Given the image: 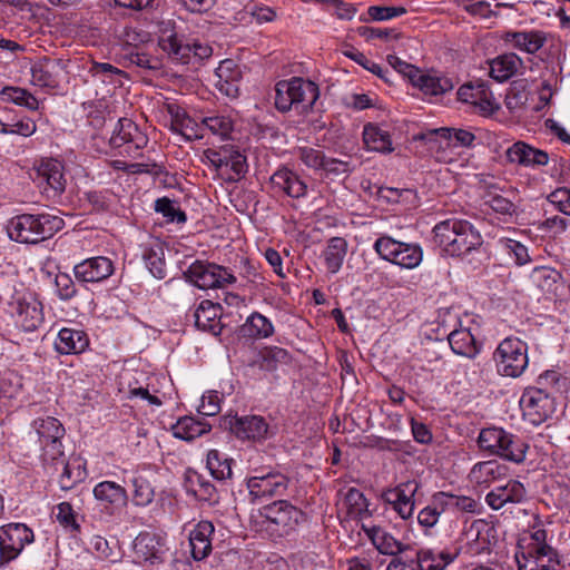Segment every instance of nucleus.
Here are the masks:
<instances>
[{
    "label": "nucleus",
    "instance_id": "obj_23",
    "mask_svg": "<svg viewBox=\"0 0 570 570\" xmlns=\"http://www.w3.org/2000/svg\"><path fill=\"white\" fill-rule=\"evenodd\" d=\"M431 136H439L449 140L453 147H471L475 140L473 132L462 128L441 127L428 131L413 132L412 140H425Z\"/></svg>",
    "mask_w": 570,
    "mask_h": 570
},
{
    "label": "nucleus",
    "instance_id": "obj_53",
    "mask_svg": "<svg viewBox=\"0 0 570 570\" xmlns=\"http://www.w3.org/2000/svg\"><path fill=\"white\" fill-rule=\"evenodd\" d=\"M191 489L190 492L200 501L215 504L218 502L219 497L216 488L208 480H205L202 475L195 474V479L190 480Z\"/></svg>",
    "mask_w": 570,
    "mask_h": 570
},
{
    "label": "nucleus",
    "instance_id": "obj_25",
    "mask_svg": "<svg viewBox=\"0 0 570 570\" xmlns=\"http://www.w3.org/2000/svg\"><path fill=\"white\" fill-rule=\"evenodd\" d=\"M222 306L212 301H203L194 313L195 325L214 335L220 334L223 325L220 323Z\"/></svg>",
    "mask_w": 570,
    "mask_h": 570
},
{
    "label": "nucleus",
    "instance_id": "obj_26",
    "mask_svg": "<svg viewBox=\"0 0 570 570\" xmlns=\"http://www.w3.org/2000/svg\"><path fill=\"white\" fill-rule=\"evenodd\" d=\"M62 72L60 60L43 59L31 68V81L33 85L46 88H56L59 85V76Z\"/></svg>",
    "mask_w": 570,
    "mask_h": 570
},
{
    "label": "nucleus",
    "instance_id": "obj_34",
    "mask_svg": "<svg viewBox=\"0 0 570 570\" xmlns=\"http://www.w3.org/2000/svg\"><path fill=\"white\" fill-rule=\"evenodd\" d=\"M293 88L296 109H299L301 112L312 109L320 97L318 86L312 80L294 77Z\"/></svg>",
    "mask_w": 570,
    "mask_h": 570
},
{
    "label": "nucleus",
    "instance_id": "obj_47",
    "mask_svg": "<svg viewBox=\"0 0 570 570\" xmlns=\"http://www.w3.org/2000/svg\"><path fill=\"white\" fill-rule=\"evenodd\" d=\"M206 464L210 474L216 480H226L233 474L232 460L218 450H210L208 452Z\"/></svg>",
    "mask_w": 570,
    "mask_h": 570
},
{
    "label": "nucleus",
    "instance_id": "obj_2",
    "mask_svg": "<svg viewBox=\"0 0 570 570\" xmlns=\"http://www.w3.org/2000/svg\"><path fill=\"white\" fill-rule=\"evenodd\" d=\"M65 222L51 214H21L12 217L8 224V235L22 244H38L52 237L62 229Z\"/></svg>",
    "mask_w": 570,
    "mask_h": 570
},
{
    "label": "nucleus",
    "instance_id": "obj_16",
    "mask_svg": "<svg viewBox=\"0 0 570 570\" xmlns=\"http://www.w3.org/2000/svg\"><path fill=\"white\" fill-rule=\"evenodd\" d=\"M73 273L76 278L81 282L97 283L112 275L114 264L108 257L96 256L77 264Z\"/></svg>",
    "mask_w": 570,
    "mask_h": 570
},
{
    "label": "nucleus",
    "instance_id": "obj_24",
    "mask_svg": "<svg viewBox=\"0 0 570 570\" xmlns=\"http://www.w3.org/2000/svg\"><path fill=\"white\" fill-rule=\"evenodd\" d=\"M214 524L210 521H200L189 533V546L191 556L195 560L200 561L212 552V534L214 533Z\"/></svg>",
    "mask_w": 570,
    "mask_h": 570
},
{
    "label": "nucleus",
    "instance_id": "obj_38",
    "mask_svg": "<svg viewBox=\"0 0 570 570\" xmlns=\"http://www.w3.org/2000/svg\"><path fill=\"white\" fill-rule=\"evenodd\" d=\"M291 360L289 353L278 346H268L259 351L253 365L262 371L272 372L281 364H287Z\"/></svg>",
    "mask_w": 570,
    "mask_h": 570
},
{
    "label": "nucleus",
    "instance_id": "obj_55",
    "mask_svg": "<svg viewBox=\"0 0 570 570\" xmlns=\"http://www.w3.org/2000/svg\"><path fill=\"white\" fill-rule=\"evenodd\" d=\"M394 570H421L416 559V551L410 547L403 548L400 542L394 540Z\"/></svg>",
    "mask_w": 570,
    "mask_h": 570
},
{
    "label": "nucleus",
    "instance_id": "obj_50",
    "mask_svg": "<svg viewBox=\"0 0 570 570\" xmlns=\"http://www.w3.org/2000/svg\"><path fill=\"white\" fill-rule=\"evenodd\" d=\"M293 78L281 80L275 86V107L281 112H287L292 108L296 109V99L293 90Z\"/></svg>",
    "mask_w": 570,
    "mask_h": 570
},
{
    "label": "nucleus",
    "instance_id": "obj_22",
    "mask_svg": "<svg viewBox=\"0 0 570 570\" xmlns=\"http://www.w3.org/2000/svg\"><path fill=\"white\" fill-rule=\"evenodd\" d=\"M0 535L9 550V557L16 559L26 544L33 541V532L23 523H11L0 529Z\"/></svg>",
    "mask_w": 570,
    "mask_h": 570
},
{
    "label": "nucleus",
    "instance_id": "obj_59",
    "mask_svg": "<svg viewBox=\"0 0 570 570\" xmlns=\"http://www.w3.org/2000/svg\"><path fill=\"white\" fill-rule=\"evenodd\" d=\"M559 273L550 267H535L531 274V279L540 289L549 292L559 278Z\"/></svg>",
    "mask_w": 570,
    "mask_h": 570
},
{
    "label": "nucleus",
    "instance_id": "obj_63",
    "mask_svg": "<svg viewBox=\"0 0 570 570\" xmlns=\"http://www.w3.org/2000/svg\"><path fill=\"white\" fill-rule=\"evenodd\" d=\"M482 527L483 524L480 521H475L465 528L462 533V537L469 547L470 553H479L484 549L485 539L483 538L482 543L479 542Z\"/></svg>",
    "mask_w": 570,
    "mask_h": 570
},
{
    "label": "nucleus",
    "instance_id": "obj_9",
    "mask_svg": "<svg viewBox=\"0 0 570 570\" xmlns=\"http://www.w3.org/2000/svg\"><path fill=\"white\" fill-rule=\"evenodd\" d=\"M520 406L523 416L533 425H540L556 411L554 399L539 387L525 389L520 399Z\"/></svg>",
    "mask_w": 570,
    "mask_h": 570
},
{
    "label": "nucleus",
    "instance_id": "obj_43",
    "mask_svg": "<svg viewBox=\"0 0 570 570\" xmlns=\"http://www.w3.org/2000/svg\"><path fill=\"white\" fill-rule=\"evenodd\" d=\"M239 151L233 147H222L219 149H207L204 151V158L214 167L222 178H225L228 168L234 160V156Z\"/></svg>",
    "mask_w": 570,
    "mask_h": 570
},
{
    "label": "nucleus",
    "instance_id": "obj_41",
    "mask_svg": "<svg viewBox=\"0 0 570 570\" xmlns=\"http://www.w3.org/2000/svg\"><path fill=\"white\" fill-rule=\"evenodd\" d=\"M423 252L419 245L406 244L394 239V265L412 269L422 262Z\"/></svg>",
    "mask_w": 570,
    "mask_h": 570
},
{
    "label": "nucleus",
    "instance_id": "obj_28",
    "mask_svg": "<svg viewBox=\"0 0 570 570\" xmlns=\"http://www.w3.org/2000/svg\"><path fill=\"white\" fill-rule=\"evenodd\" d=\"M89 345L88 335L77 328L65 327L58 333L55 347L60 354H79Z\"/></svg>",
    "mask_w": 570,
    "mask_h": 570
},
{
    "label": "nucleus",
    "instance_id": "obj_37",
    "mask_svg": "<svg viewBox=\"0 0 570 570\" xmlns=\"http://www.w3.org/2000/svg\"><path fill=\"white\" fill-rule=\"evenodd\" d=\"M451 350L458 354L469 358H473L479 354L474 336L468 328L452 331L448 336Z\"/></svg>",
    "mask_w": 570,
    "mask_h": 570
},
{
    "label": "nucleus",
    "instance_id": "obj_18",
    "mask_svg": "<svg viewBox=\"0 0 570 570\" xmlns=\"http://www.w3.org/2000/svg\"><path fill=\"white\" fill-rule=\"evenodd\" d=\"M92 492L95 499L109 509L110 513L125 508L128 503L127 490L114 481L99 482Z\"/></svg>",
    "mask_w": 570,
    "mask_h": 570
},
{
    "label": "nucleus",
    "instance_id": "obj_11",
    "mask_svg": "<svg viewBox=\"0 0 570 570\" xmlns=\"http://www.w3.org/2000/svg\"><path fill=\"white\" fill-rule=\"evenodd\" d=\"M160 49L166 52L173 60L189 63L193 59L196 61L204 60L212 56L213 49L207 43L198 41L186 42L178 38L177 35H169L159 39Z\"/></svg>",
    "mask_w": 570,
    "mask_h": 570
},
{
    "label": "nucleus",
    "instance_id": "obj_8",
    "mask_svg": "<svg viewBox=\"0 0 570 570\" xmlns=\"http://www.w3.org/2000/svg\"><path fill=\"white\" fill-rule=\"evenodd\" d=\"M186 278L202 289L224 288L236 282L234 274L215 263L196 261L185 272Z\"/></svg>",
    "mask_w": 570,
    "mask_h": 570
},
{
    "label": "nucleus",
    "instance_id": "obj_39",
    "mask_svg": "<svg viewBox=\"0 0 570 570\" xmlns=\"http://www.w3.org/2000/svg\"><path fill=\"white\" fill-rule=\"evenodd\" d=\"M212 426L203 421L195 420L191 416L179 419L173 426V435L184 441H191L210 431Z\"/></svg>",
    "mask_w": 570,
    "mask_h": 570
},
{
    "label": "nucleus",
    "instance_id": "obj_1",
    "mask_svg": "<svg viewBox=\"0 0 570 570\" xmlns=\"http://www.w3.org/2000/svg\"><path fill=\"white\" fill-rule=\"evenodd\" d=\"M433 242L444 255L464 257L483 243L480 232L468 220L448 218L433 227Z\"/></svg>",
    "mask_w": 570,
    "mask_h": 570
},
{
    "label": "nucleus",
    "instance_id": "obj_54",
    "mask_svg": "<svg viewBox=\"0 0 570 570\" xmlns=\"http://www.w3.org/2000/svg\"><path fill=\"white\" fill-rule=\"evenodd\" d=\"M155 212L161 214L168 223L184 224L187 220L185 212L177 206L175 200L168 197L156 199Z\"/></svg>",
    "mask_w": 570,
    "mask_h": 570
},
{
    "label": "nucleus",
    "instance_id": "obj_32",
    "mask_svg": "<svg viewBox=\"0 0 570 570\" xmlns=\"http://www.w3.org/2000/svg\"><path fill=\"white\" fill-rule=\"evenodd\" d=\"M459 549L450 551L425 549L416 551V559L421 570H444L459 556Z\"/></svg>",
    "mask_w": 570,
    "mask_h": 570
},
{
    "label": "nucleus",
    "instance_id": "obj_7",
    "mask_svg": "<svg viewBox=\"0 0 570 570\" xmlns=\"http://www.w3.org/2000/svg\"><path fill=\"white\" fill-rule=\"evenodd\" d=\"M394 70L404 79H407L414 87H417L425 96H441L454 88V82L451 78L436 73H423L414 65L405 62L397 57H394Z\"/></svg>",
    "mask_w": 570,
    "mask_h": 570
},
{
    "label": "nucleus",
    "instance_id": "obj_61",
    "mask_svg": "<svg viewBox=\"0 0 570 570\" xmlns=\"http://www.w3.org/2000/svg\"><path fill=\"white\" fill-rule=\"evenodd\" d=\"M435 502H440V504L455 508L465 512H474L476 502L470 497H456L446 493H439L435 497Z\"/></svg>",
    "mask_w": 570,
    "mask_h": 570
},
{
    "label": "nucleus",
    "instance_id": "obj_45",
    "mask_svg": "<svg viewBox=\"0 0 570 570\" xmlns=\"http://www.w3.org/2000/svg\"><path fill=\"white\" fill-rule=\"evenodd\" d=\"M131 49H119L118 61L125 67L137 66L145 69H157L158 60L151 58L144 49L130 51Z\"/></svg>",
    "mask_w": 570,
    "mask_h": 570
},
{
    "label": "nucleus",
    "instance_id": "obj_15",
    "mask_svg": "<svg viewBox=\"0 0 570 570\" xmlns=\"http://www.w3.org/2000/svg\"><path fill=\"white\" fill-rule=\"evenodd\" d=\"M148 142L147 136L141 132L138 126L128 118H120L114 129V134L110 137V145L114 148H119L124 145H128V149L134 148L135 150L142 149Z\"/></svg>",
    "mask_w": 570,
    "mask_h": 570
},
{
    "label": "nucleus",
    "instance_id": "obj_27",
    "mask_svg": "<svg viewBox=\"0 0 570 570\" xmlns=\"http://www.w3.org/2000/svg\"><path fill=\"white\" fill-rule=\"evenodd\" d=\"M271 183L274 188H277L292 198L304 197L307 191V185L297 174L287 168H281L275 171L271 177Z\"/></svg>",
    "mask_w": 570,
    "mask_h": 570
},
{
    "label": "nucleus",
    "instance_id": "obj_14",
    "mask_svg": "<svg viewBox=\"0 0 570 570\" xmlns=\"http://www.w3.org/2000/svg\"><path fill=\"white\" fill-rule=\"evenodd\" d=\"M525 500L527 490L518 480H509L504 485L495 487L485 497V502L493 510H500L507 504H519Z\"/></svg>",
    "mask_w": 570,
    "mask_h": 570
},
{
    "label": "nucleus",
    "instance_id": "obj_10",
    "mask_svg": "<svg viewBox=\"0 0 570 570\" xmlns=\"http://www.w3.org/2000/svg\"><path fill=\"white\" fill-rule=\"evenodd\" d=\"M289 478L281 472L253 475L247 479L250 501L256 503L284 497L288 490Z\"/></svg>",
    "mask_w": 570,
    "mask_h": 570
},
{
    "label": "nucleus",
    "instance_id": "obj_42",
    "mask_svg": "<svg viewBox=\"0 0 570 570\" xmlns=\"http://www.w3.org/2000/svg\"><path fill=\"white\" fill-rule=\"evenodd\" d=\"M347 252V243L342 237H333L328 240L323 252V258L327 271L335 274L342 267Z\"/></svg>",
    "mask_w": 570,
    "mask_h": 570
},
{
    "label": "nucleus",
    "instance_id": "obj_46",
    "mask_svg": "<svg viewBox=\"0 0 570 570\" xmlns=\"http://www.w3.org/2000/svg\"><path fill=\"white\" fill-rule=\"evenodd\" d=\"M529 547L540 550L543 556L557 554L554 549L547 543V531L541 528L533 527L531 532L523 534L519 540L518 549H529Z\"/></svg>",
    "mask_w": 570,
    "mask_h": 570
},
{
    "label": "nucleus",
    "instance_id": "obj_29",
    "mask_svg": "<svg viewBox=\"0 0 570 570\" xmlns=\"http://www.w3.org/2000/svg\"><path fill=\"white\" fill-rule=\"evenodd\" d=\"M504 40L511 42L514 48L533 55L544 46L547 35L541 30L509 31L504 35Z\"/></svg>",
    "mask_w": 570,
    "mask_h": 570
},
{
    "label": "nucleus",
    "instance_id": "obj_5",
    "mask_svg": "<svg viewBox=\"0 0 570 570\" xmlns=\"http://www.w3.org/2000/svg\"><path fill=\"white\" fill-rule=\"evenodd\" d=\"M493 361L500 375L519 377L528 367V345L518 337L502 340L493 353Z\"/></svg>",
    "mask_w": 570,
    "mask_h": 570
},
{
    "label": "nucleus",
    "instance_id": "obj_56",
    "mask_svg": "<svg viewBox=\"0 0 570 570\" xmlns=\"http://www.w3.org/2000/svg\"><path fill=\"white\" fill-rule=\"evenodd\" d=\"M134 493L132 502L137 507H147L155 497V490L151 483L144 476L139 475L132 480Z\"/></svg>",
    "mask_w": 570,
    "mask_h": 570
},
{
    "label": "nucleus",
    "instance_id": "obj_31",
    "mask_svg": "<svg viewBox=\"0 0 570 570\" xmlns=\"http://www.w3.org/2000/svg\"><path fill=\"white\" fill-rule=\"evenodd\" d=\"M519 570H551L558 564L557 554L543 556L540 550L519 549L515 553Z\"/></svg>",
    "mask_w": 570,
    "mask_h": 570
},
{
    "label": "nucleus",
    "instance_id": "obj_36",
    "mask_svg": "<svg viewBox=\"0 0 570 570\" xmlns=\"http://www.w3.org/2000/svg\"><path fill=\"white\" fill-rule=\"evenodd\" d=\"M62 472L58 483L61 490L69 491L87 476L85 463L80 458H70L59 465Z\"/></svg>",
    "mask_w": 570,
    "mask_h": 570
},
{
    "label": "nucleus",
    "instance_id": "obj_12",
    "mask_svg": "<svg viewBox=\"0 0 570 570\" xmlns=\"http://www.w3.org/2000/svg\"><path fill=\"white\" fill-rule=\"evenodd\" d=\"M33 181L47 198H55L66 189L63 166L56 159L41 160L35 168Z\"/></svg>",
    "mask_w": 570,
    "mask_h": 570
},
{
    "label": "nucleus",
    "instance_id": "obj_19",
    "mask_svg": "<svg viewBox=\"0 0 570 570\" xmlns=\"http://www.w3.org/2000/svg\"><path fill=\"white\" fill-rule=\"evenodd\" d=\"M134 550L138 558L151 563L163 560L166 553L164 538L153 532H141L135 539Z\"/></svg>",
    "mask_w": 570,
    "mask_h": 570
},
{
    "label": "nucleus",
    "instance_id": "obj_62",
    "mask_svg": "<svg viewBox=\"0 0 570 570\" xmlns=\"http://www.w3.org/2000/svg\"><path fill=\"white\" fill-rule=\"evenodd\" d=\"M202 122L214 135H218L223 138H226L233 129V121L226 116L205 117Z\"/></svg>",
    "mask_w": 570,
    "mask_h": 570
},
{
    "label": "nucleus",
    "instance_id": "obj_21",
    "mask_svg": "<svg viewBox=\"0 0 570 570\" xmlns=\"http://www.w3.org/2000/svg\"><path fill=\"white\" fill-rule=\"evenodd\" d=\"M507 158L510 163L525 167L543 166L549 161V155L544 150L537 149L523 141L514 142L509 147Z\"/></svg>",
    "mask_w": 570,
    "mask_h": 570
},
{
    "label": "nucleus",
    "instance_id": "obj_58",
    "mask_svg": "<svg viewBox=\"0 0 570 570\" xmlns=\"http://www.w3.org/2000/svg\"><path fill=\"white\" fill-rule=\"evenodd\" d=\"M344 504L347 508V514L353 518L361 517L367 510L366 499L356 488L347 490L344 497Z\"/></svg>",
    "mask_w": 570,
    "mask_h": 570
},
{
    "label": "nucleus",
    "instance_id": "obj_13",
    "mask_svg": "<svg viewBox=\"0 0 570 570\" xmlns=\"http://www.w3.org/2000/svg\"><path fill=\"white\" fill-rule=\"evenodd\" d=\"M224 425L239 440L261 442L271 435L268 423L259 415L226 416Z\"/></svg>",
    "mask_w": 570,
    "mask_h": 570
},
{
    "label": "nucleus",
    "instance_id": "obj_30",
    "mask_svg": "<svg viewBox=\"0 0 570 570\" xmlns=\"http://www.w3.org/2000/svg\"><path fill=\"white\" fill-rule=\"evenodd\" d=\"M508 474V466L495 460L478 462L470 472V479L478 485L489 487Z\"/></svg>",
    "mask_w": 570,
    "mask_h": 570
},
{
    "label": "nucleus",
    "instance_id": "obj_64",
    "mask_svg": "<svg viewBox=\"0 0 570 570\" xmlns=\"http://www.w3.org/2000/svg\"><path fill=\"white\" fill-rule=\"evenodd\" d=\"M501 243L508 254L514 257L517 265H525L531 261L528 248L520 242L504 238Z\"/></svg>",
    "mask_w": 570,
    "mask_h": 570
},
{
    "label": "nucleus",
    "instance_id": "obj_33",
    "mask_svg": "<svg viewBox=\"0 0 570 570\" xmlns=\"http://www.w3.org/2000/svg\"><path fill=\"white\" fill-rule=\"evenodd\" d=\"M419 489L415 480H409L394 487V511H396L402 519H407L414 511V495Z\"/></svg>",
    "mask_w": 570,
    "mask_h": 570
},
{
    "label": "nucleus",
    "instance_id": "obj_52",
    "mask_svg": "<svg viewBox=\"0 0 570 570\" xmlns=\"http://www.w3.org/2000/svg\"><path fill=\"white\" fill-rule=\"evenodd\" d=\"M61 439L47 441L42 445V462L46 468L59 469L61 462L66 461L65 452L62 450Z\"/></svg>",
    "mask_w": 570,
    "mask_h": 570
},
{
    "label": "nucleus",
    "instance_id": "obj_51",
    "mask_svg": "<svg viewBox=\"0 0 570 570\" xmlns=\"http://www.w3.org/2000/svg\"><path fill=\"white\" fill-rule=\"evenodd\" d=\"M142 258L149 272L157 278H164L166 275L164 249L161 245L146 247L142 253Z\"/></svg>",
    "mask_w": 570,
    "mask_h": 570
},
{
    "label": "nucleus",
    "instance_id": "obj_4",
    "mask_svg": "<svg viewBox=\"0 0 570 570\" xmlns=\"http://www.w3.org/2000/svg\"><path fill=\"white\" fill-rule=\"evenodd\" d=\"M478 445L490 455L513 463H522L528 450V445L519 436L495 426L481 430Z\"/></svg>",
    "mask_w": 570,
    "mask_h": 570
},
{
    "label": "nucleus",
    "instance_id": "obj_48",
    "mask_svg": "<svg viewBox=\"0 0 570 570\" xmlns=\"http://www.w3.org/2000/svg\"><path fill=\"white\" fill-rule=\"evenodd\" d=\"M33 428L39 436L40 443L61 439L65 435L63 425L52 416L35 420Z\"/></svg>",
    "mask_w": 570,
    "mask_h": 570
},
{
    "label": "nucleus",
    "instance_id": "obj_6",
    "mask_svg": "<svg viewBox=\"0 0 570 570\" xmlns=\"http://www.w3.org/2000/svg\"><path fill=\"white\" fill-rule=\"evenodd\" d=\"M8 307L16 325L24 332L36 331L43 322L41 302L33 292L24 287L14 289Z\"/></svg>",
    "mask_w": 570,
    "mask_h": 570
},
{
    "label": "nucleus",
    "instance_id": "obj_60",
    "mask_svg": "<svg viewBox=\"0 0 570 570\" xmlns=\"http://www.w3.org/2000/svg\"><path fill=\"white\" fill-rule=\"evenodd\" d=\"M394 204L399 205L397 209L394 208V215L396 214V212H399L400 214H405L416 208L419 205V199L415 190L411 188H394Z\"/></svg>",
    "mask_w": 570,
    "mask_h": 570
},
{
    "label": "nucleus",
    "instance_id": "obj_35",
    "mask_svg": "<svg viewBox=\"0 0 570 570\" xmlns=\"http://www.w3.org/2000/svg\"><path fill=\"white\" fill-rule=\"evenodd\" d=\"M522 65V59L515 53L501 55L490 62V76L499 82H504L514 76Z\"/></svg>",
    "mask_w": 570,
    "mask_h": 570
},
{
    "label": "nucleus",
    "instance_id": "obj_49",
    "mask_svg": "<svg viewBox=\"0 0 570 570\" xmlns=\"http://www.w3.org/2000/svg\"><path fill=\"white\" fill-rule=\"evenodd\" d=\"M1 99L26 107L29 110L38 109L39 101L27 89L20 87H6L0 92Z\"/></svg>",
    "mask_w": 570,
    "mask_h": 570
},
{
    "label": "nucleus",
    "instance_id": "obj_57",
    "mask_svg": "<svg viewBox=\"0 0 570 570\" xmlns=\"http://www.w3.org/2000/svg\"><path fill=\"white\" fill-rule=\"evenodd\" d=\"M91 546L98 557L108 562L116 563L122 558V553L117 543L110 546L109 541L100 535L92 538Z\"/></svg>",
    "mask_w": 570,
    "mask_h": 570
},
{
    "label": "nucleus",
    "instance_id": "obj_3",
    "mask_svg": "<svg viewBox=\"0 0 570 570\" xmlns=\"http://www.w3.org/2000/svg\"><path fill=\"white\" fill-rule=\"evenodd\" d=\"M304 517V512L287 500H276L258 510L256 530L272 538H282L295 531Z\"/></svg>",
    "mask_w": 570,
    "mask_h": 570
},
{
    "label": "nucleus",
    "instance_id": "obj_40",
    "mask_svg": "<svg viewBox=\"0 0 570 570\" xmlns=\"http://www.w3.org/2000/svg\"><path fill=\"white\" fill-rule=\"evenodd\" d=\"M363 141L368 150L379 153H389L392 150L390 132L374 124H367L364 126Z\"/></svg>",
    "mask_w": 570,
    "mask_h": 570
},
{
    "label": "nucleus",
    "instance_id": "obj_20",
    "mask_svg": "<svg viewBox=\"0 0 570 570\" xmlns=\"http://www.w3.org/2000/svg\"><path fill=\"white\" fill-rule=\"evenodd\" d=\"M456 95L460 101L471 104L485 114L498 108L491 91L484 83L476 86L465 83L459 88Z\"/></svg>",
    "mask_w": 570,
    "mask_h": 570
},
{
    "label": "nucleus",
    "instance_id": "obj_17",
    "mask_svg": "<svg viewBox=\"0 0 570 570\" xmlns=\"http://www.w3.org/2000/svg\"><path fill=\"white\" fill-rule=\"evenodd\" d=\"M215 77V87L222 95L229 98L238 96L242 72L234 60H223L216 68Z\"/></svg>",
    "mask_w": 570,
    "mask_h": 570
},
{
    "label": "nucleus",
    "instance_id": "obj_44",
    "mask_svg": "<svg viewBox=\"0 0 570 570\" xmlns=\"http://www.w3.org/2000/svg\"><path fill=\"white\" fill-rule=\"evenodd\" d=\"M242 332L249 337L266 338L273 335L274 326L267 317L255 312L247 318Z\"/></svg>",
    "mask_w": 570,
    "mask_h": 570
}]
</instances>
